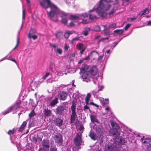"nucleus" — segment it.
I'll list each match as a JSON object with an SVG mask.
<instances>
[{"instance_id":"nucleus-21","label":"nucleus","mask_w":151,"mask_h":151,"mask_svg":"<svg viewBox=\"0 0 151 151\" xmlns=\"http://www.w3.org/2000/svg\"><path fill=\"white\" fill-rule=\"evenodd\" d=\"M100 100L101 102L103 104H106L109 103L108 99H104L102 98H101L100 99Z\"/></svg>"},{"instance_id":"nucleus-6","label":"nucleus","mask_w":151,"mask_h":151,"mask_svg":"<svg viewBox=\"0 0 151 151\" xmlns=\"http://www.w3.org/2000/svg\"><path fill=\"white\" fill-rule=\"evenodd\" d=\"M109 144H106L105 146L104 151H116L119 150V148L115 146V145L113 144H111L110 143Z\"/></svg>"},{"instance_id":"nucleus-14","label":"nucleus","mask_w":151,"mask_h":151,"mask_svg":"<svg viewBox=\"0 0 151 151\" xmlns=\"http://www.w3.org/2000/svg\"><path fill=\"white\" fill-rule=\"evenodd\" d=\"M63 120L59 118H56L54 120V123L57 126L60 127L63 124Z\"/></svg>"},{"instance_id":"nucleus-9","label":"nucleus","mask_w":151,"mask_h":151,"mask_svg":"<svg viewBox=\"0 0 151 151\" xmlns=\"http://www.w3.org/2000/svg\"><path fill=\"white\" fill-rule=\"evenodd\" d=\"M41 149L44 151H48L49 148V141L47 140H44L42 143Z\"/></svg>"},{"instance_id":"nucleus-57","label":"nucleus","mask_w":151,"mask_h":151,"mask_svg":"<svg viewBox=\"0 0 151 151\" xmlns=\"http://www.w3.org/2000/svg\"><path fill=\"white\" fill-rule=\"evenodd\" d=\"M50 151H57V148L56 147H52Z\"/></svg>"},{"instance_id":"nucleus-28","label":"nucleus","mask_w":151,"mask_h":151,"mask_svg":"<svg viewBox=\"0 0 151 151\" xmlns=\"http://www.w3.org/2000/svg\"><path fill=\"white\" fill-rule=\"evenodd\" d=\"M124 31L123 29H117L114 30V33H116L117 35H120L123 33Z\"/></svg>"},{"instance_id":"nucleus-63","label":"nucleus","mask_w":151,"mask_h":151,"mask_svg":"<svg viewBox=\"0 0 151 151\" xmlns=\"http://www.w3.org/2000/svg\"><path fill=\"white\" fill-rule=\"evenodd\" d=\"M105 110H106V111H108V112L109 111H110V108L109 107H106V108H105Z\"/></svg>"},{"instance_id":"nucleus-27","label":"nucleus","mask_w":151,"mask_h":151,"mask_svg":"<svg viewBox=\"0 0 151 151\" xmlns=\"http://www.w3.org/2000/svg\"><path fill=\"white\" fill-rule=\"evenodd\" d=\"M91 96V93H88L87 94V96L85 98V101L86 105H88V102Z\"/></svg>"},{"instance_id":"nucleus-35","label":"nucleus","mask_w":151,"mask_h":151,"mask_svg":"<svg viewBox=\"0 0 151 151\" xmlns=\"http://www.w3.org/2000/svg\"><path fill=\"white\" fill-rule=\"evenodd\" d=\"M90 29L89 28H87L83 32V34L85 36L87 35L88 34V32L90 31Z\"/></svg>"},{"instance_id":"nucleus-42","label":"nucleus","mask_w":151,"mask_h":151,"mask_svg":"<svg viewBox=\"0 0 151 151\" xmlns=\"http://www.w3.org/2000/svg\"><path fill=\"white\" fill-rule=\"evenodd\" d=\"M76 106L74 104L72 105L71 107V109L72 110V112H76L75 109H76Z\"/></svg>"},{"instance_id":"nucleus-41","label":"nucleus","mask_w":151,"mask_h":151,"mask_svg":"<svg viewBox=\"0 0 151 151\" xmlns=\"http://www.w3.org/2000/svg\"><path fill=\"white\" fill-rule=\"evenodd\" d=\"M14 129H12L9 130L8 132V134L11 136V135H12L14 134Z\"/></svg>"},{"instance_id":"nucleus-36","label":"nucleus","mask_w":151,"mask_h":151,"mask_svg":"<svg viewBox=\"0 0 151 151\" xmlns=\"http://www.w3.org/2000/svg\"><path fill=\"white\" fill-rule=\"evenodd\" d=\"M35 113L34 111V110H32L31 112L29 114V116L30 118L34 116L35 115Z\"/></svg>"},{"instance_id":"nucleus-1","label":"nucleus","mask_w":151,"mask_h":151,"mask_svg":"<svg viewBox=\"0 0 151 151\" xmlns=\"http://www.w3.org/2000/svg\"><path fill=\"white\" fill-rule=\"evenodd\" d=\"M41 6L43 8L47 9L50 7V10L48 12L47 11L48 17L51 19L55 18V21H57L58 16L62 18L61 22L66 24L69 18L68 14L59 10L58 8L54 4L52 3L49 0H40Z\"/></svg>"},{"instance_id":"nucleus-47","label":"nucleus","mask_w":151,"mask_h":151,"mask_svg":"<svg viewBox=\"0 0 151 151\" xmlns=\"http://www.w3.org/2000/svg\"><path fill=\"white\" fill-rule=\"evenodd\" d=\"M86 48V47L84 46V47L83 48H82L80 50H81L80 52L81 54H82L83 53Z\"/></svg>"},{"instance_id":"nucleus-45","label":"nucleus","mask_w":151,"mask_h":151,"mask_svg":"<svg viewBox=\"0 0 151 151\" xmlns=\"http://www.w3.org/2000/svg\"><path fill=\"white\" fill-rule=\"evenodd\" d=\"M69 48V46H68V45L66 44H65L64 48V51H67L68 50Z\"/></svg>"},{"instance_id":"nucleus-30","label":"nucleus","mask_w":151,"mask_h":151,"mask_svg":"<svg viewBox=\"0 0 151 151\" xmlns=\"http://www.w3.org/2000/svg\"><path fill=\"white\" fill-rule=\"evenodd\" d=\"M149 12V10L147 9H145L142 12L140 13L141 16L147 14Z\"/></svg>"},{"instance_id":"nucleus-16","label":"nucleus","mask_w":151,"mask_h":151,"mask_svg":"<svg viewBox=\"0 0 151 151\" xmlns=\"http://www.w3.org/2000/svg\"><path fill=\"white\" fill-rule=\"evenodd\" d=\"M88 72L90 74L95 75L97 73V70L95 66H93L90 68L89 71Z\"/></svg>"},{"instance_id":"nucleus-2","label":"nucleus","mask_w":151,"mask_h":151,"mask_svg":"<svg viewBox=\"0 0 151 151\" xmlns=\"http://www.w3.org/2000/svg\"><path fill=\"white\" fill-rule=\"evenodd\" d=\"M88 14L87 13H85L81 14L71 15L70 16V19L77 21V23L78 24L83 23L84 24L88 23L89 22V20L85 19L88 17Z\"/></svg>"},{"instance_id":"nucleus-58","label":"nucleus","mask_w":151,"mask_h":151,"mask_svg":"<svg viewBox=\"0 0 151 151\" xmlns=\"http://www.w3.org/2000/svg\"><path fill=\"white\" fill-rule=\"evenodd\" d=\"M74 24L73 23V22H71L70 23L69 26L70 27H72L74 26Z\"/></svg>"},{"instance_id":"nucleus-37","label":"nucleus","mask_w":151,"mask_h":151,"mask_svg":"<svg viewBox=\"0 0 151 151\" xmlns=\"http://www.w3.org/2000/svg\"><path fill=\"white\" fill-rule=\"evenodd\" d=\"M93 29L95 31H99L100 30V27L99 26H96L94 27Z\"/></svg>"},{"instance_id":"nucleus-48","label":"nucleus","mask_w":151,"mask_h":151,"mask_svg":"<svg viewBox=\"0 0 151 151\" xmlns=\"http://www.w3.org/2000/svg\"><path fill=\"white\" fill-rule=\"evenodd\" d=\"M25 10L24 9H23L22 12V19H23L25 18Z\"/></svg>"},{"instance_id":"nucleus-33","label":"nucleus","mask_w":151,"mask_h":151,"mask_svg":"<svg viewBox=\"0 0 151 151\" xmlns=\"http://www.w3.org/2000/svg\"><path fill=\"white\" fill-rule=\"evenodd\" d=\"M76 47L78 49L80 50L84 47V46H83V44L79 43L77 44Z\"/></svg>"},{"instance_id":"nucleus-38","label":"nucleus","mask_w":151,"mask_h":151,"mask_svg":"<svg viewBox=\"0 0 151 151\" xmlns=\"http://www.w3.org/2000/svg\"><path fill=\"white\" fill-rule=\"evenodd\" d=\"M50 74L51 75L52 77V74H50L49 73H47L45 75L43 76L42 77V78L43 79H45Z\"/></svg>"},{"instance_id":"nucleus-39","label":"nucleus","mask_w":151,"mask_h":151,"mask_svg":"<svg viewBox=\"0 0 151 151\" xmlns=\"http://www.w3.org/2000/svg\"><path fill=\"white\" fill-rule=\"evenodd\" d=\"M36 32V30L32 28L31 29L29 33V34H30V35H33V34H35Z\"/></svg>"},{"instance_id":"nucleus-49","label":"nucleus","mask_w":151,"mask_h":151,"mask_svg":"<svg viewBox=\"0 0 151 151\" xmlns=\"http://www.w3.org/2000/svg\"><path fill=\"white\" fill-rule=\"evenodd\" d=\"M116 24L115 23H113L109 26V28H111L115 27L116 26Z\"/></svg>"},{"instance_id":"nucleus-55","label":"nucleus","mask_w":151,"mask_h":151,"mask_svg":"<svg viewBox=\"0 0 151 151\" xmlns=\"http://www.w3.org/2000/svg\"><path fill=\"white\" fill-rule=\"evenodd\" d=\"M109 57V55H105L104 57V60L106 61Z\"/></svg>"},{"instance_id":"nucleus-20","label":"nucleus","mask_w":151,"mask_h":151,"mask_svg":"<svg viewBox=\"0 0 151 151\" xmlns=\"http://www.w3.org/2000/svg\"><path fill=\"white\" fill-rule=\"evenodd\" d=\"M27 124V122L26 121H24L22 125H21L19 129V132H22L23 131L25 127L26 126Z\"/></svg>"},{"instance_id":"nucleus-29","label":"nucleus","mask_w":151,"mask_h":151,"mask_svg":"<svg viewBox=\"0 0 151 151\" xmlns=\"http://www.w3.org/2000/svg\"><path fill=\"white\" fill-rule=\"evenodd\" d=\"M83 38L82 37L80 36L78 37H77L73 38L72 40V42H73L75 40L82 41L83 40Z\"/></svg>"},{"instance_id":"nucleus-32","label":"nucleus","mask_w":151,"mask_h":151,"mask_svg":"<svg viewBox=\"0 0 151 151\" xmlns=\"http://www.w3.org/2000/svg\"><path fill=\"white\" fill-rule=\"evenodd\" d=\"M28 37L29 38H32L34 40L37 39V36L35 35H30V34H29L28 35Z\"/></svg>"},{"instance_id":"nucleus-15","label":"nucleus","mask_w":151,"mask_h":151,"mask_svg":"<svg viewBox=\"0 0 151 151\" xmlns=\"http://www.w3.org/2000/svg\"><path fill=\"white\" fill-rule=\"evenodd\" d=\"M67 96V92L64 91L60 92L59 95L60 99L63 101L66 99Z\"/></svg>"},{"instance_id":"nucleus-62","label":"nucleus","mask_w":151,"mask_h":151,"mask_svg":"<svg viewBox=\"0 0 151 151\" xmlns=\"http://www.w3.org/2000/svg\"><path fill=\"white\" fill-rule=\"evenodd\" d=\"M119 43V42H114L113 44H114V47L116 46L117 44H118V43Z\"/></svg>"},{"instance_id":"nucleus-17","label":"nucleus","mask_w":151,"mask_h":151,"mask_svg":"<svg viewBox=\"0 0 151 151\" xmlns=\"http://www.w3.org/2000/svg\"><path fill=\"white\" fill-rule=\"evenodd\" d=\"M75 32L73 30L69 31L67 30V31L64 34V36L66 38H68L69 36V35Z\"/></svg>"},{"instance_id":"nucleus-23","label":"nucleus","mask_w":151,"mask_h":151,"mask_svg":"<svg viewBox=\"0 0 151 151\" xmlns=\"http://www.w3.org/2000/svg\"><path fill=\"white\" fill-rule=\"evenodd\" d=\"M58 99L57 97L55 98L54 99L52 100L50 103V105L52 106H54L58 102Z\"/></svg>"},{"instance_id":"nucleus-12","label":"nucleus","mask_w":151,"mask_h":151,"mask_svg":"<svg viewBox=\"0 0 151 151\" xmlns=\"http://www.w3.org/2000/svg\"><path fill=\"white\" fill-rule=\"evenodd\" d=\"M66 108L63 106H58L56 109V113L59 115L63 114L66 110Z\"/></svg>"},{"instance_id":"nucleus-13","label":"nucleus","mask_w":151,"mask_h":151,"mask_svg":"<svg viewBox=\"0 0 151 151\" xmlns=\"http://www.w3.org/2000/svg\"><path fill=\"white\" fill-rule=\"evenodd\" d=\"M97 7L96 8L95 7H94L93 9L89 11V18L91 20H93L96 18V16L93 13V12L95 11V10H96ZM97 12V11H96ZM98 13L97 12H96ZM98 14V13H97Z\"/></svg>"},{"instance_id":"nucleus-5","label":"nucleus","mask_w":151,"mask_h":151,"mask_svg":"<svg viewBox=\"0 0 151 151\" xmlns=\"http://www.w3.org/2000/svg\"><path fill=\"white\" fill-rule=\"evenodd\" d=\"M111 125L112 129H111L109 131L110 134L112 135L118 136L120 135V132L118 130L119 127L118 125L114 122H111Z\"/></svg>"},{"instance_id":"nucleus-26","label":"nucleus","mask_w":151,"mask_h":151,"mask_svg":"<svg viewBox=\"0 0 151 151\" xmlns=\"http://www.w3.org/2000/svg\"><path fill=\"white\" fill-rule=\"evenodd\" d=\"M56 38L61 39L63 37V34L62 32H59L55 34Z\"/></svg>"},{"instance_id":"nucleus-40","label":"nucleus","mask_w":151,"mask_h":151,"mask_svg":"<svg viewBox=\"0 0 151 151\" xmlns=\"http://www.w3.org/2000/svg\"><path fill=\"white\" fill-rule=\"evenodd\" d=\"M109 38V37H107L105 38H101V39H100L98 40V41H97V43H99L101 41H103L105 40H108Z\"/></svg>"},{"instance_id":"nucleus-24","label":"nucleus","mask_w":151,"mask_h":151,"mask_svg":"<svg viewBox=\"0 0 151 151\" xmlns=\"http://www.w3.org/2000/svg\"><path fill=\"white\" fill-rule=\"evenodd\" d=\"M90 118L92 122H93V123L96 122L97 123H99L98 120L95 116L92 115H91Z\"/></svg>"},{"instance_id":"nucleus-52","label":"nucleus","mask_w":151,"mask_h":151,"mask_svg":"<svg viewBox=\"0 0 151 151\" xmlns=\"http://www.w3.org/2000/svg\"><path fill=\"white\" fill-rule=\"evenodd\" d=\"M33 141L34 142H37V139L36 137H34L32 138Z\"/></svg>"},{"instance_id":"nucleus-22","label":"nucleus","mask_w":151,"mask_h":151,"mask_svg":"<svg viewBox=\"0 0 151 151\" xmlns=\"http://www.w3.org/2000/svg\"><path fill=\"white\" fill-rule=\"evenodd\" d=\"M12 111H13L12 106L8 108L6 111L2 112V113L3 114L5 115L6 114Z\"/></svg>"},{"instance_id":"nucleus-7","label":"nucleus","mask_w":151,"mask_h":151,"mask_svg":"<svg viewBox=\"0 0 151 151\" xmlns=\"http://www.w3.org/2000/svg\"><path fill=\"white\" fill-rule=\"evenodd\" d=\"M53 139L55 143L59 145H61L63 143V139L62 135L60 133H58L53 137Z\"/></svg>"},{"instance_id":"nucleus-50","label":"nucleus","mask_w":151,"mask_h":151,"mask_svg":"<svg viewBox=\"0 0 151 151\" xmlns=\"http://www.w3.org/2000/svg\"><path fill=\"white\" fill-rule=\"evenodd\" d=\"M131 24H127L124 27V29L125 30H127L130 26Z\"/></svg>"},{"instance_id":"nucleus-4","label":"nucleus","mask_w":151,"mask_h":151,"mask_svg":"<svg viewBox=\"0 0 151 151\" xmlns=\"http://www.w3.org/2000/svg\"><path fill=\"white\" fill-rule=\"evenodd\" d=\"M81 136V133H78L75 137L73 141L74 144L72 148L73 151H76L79 148V147L82 142Z\"/></svg>"},{"instance_id":"nucleus-64","label":"nucleus","mask_w":151,"mask_h":151,"mask_svg":"<svg viewBox=\"0 0 151 151\" xmlns=\"http://www.w3.org/2000/svg\"><path fill=\"white\" fill-rule=\"evenodd\" d=\"M102 58H103V56H100L99 57L98 59H99V60H101L102 59Z\"/></svg>"},{"instance_id":"nucleus-43","label":"nucleus","mask_w":151,"mask_h":151,"mask_svg":"<svg viewBox=\"0 0 151 151\" xmlns=\"http://www.w3.org/2000/svg\"><path fill=\"white\" fill-rule=\"evenodd\" d=\"M19 43V38L18 37H17V42L16 45L15 47L13 49V50H14V49H15L17 47Z\"/></svg>"},{"instance_id":"nucleus-59","label":"nucleus","mask_w":151,"mask_h":151,"mask_svg":"<svg viewBox=\"0 0 151 151\" xmlns=\"http://www.w3.org/2000/svg\"><path fill=\"white\" fill-rule=\"evenodd\" d=\"M147 25L151 26V21H149L147 22Z\"/></svg>"},{"instance_id":"nucleus-11","label":"nucleus","mask_w":151,"mask_h":151,"mask_svg":"<svg viewBox=\"0 0 151 151\" xmlns=\"http://www.w3.org/2000/svg\"><path fill=\"white\" fill-rule=\"evenodd\" d=\"M114 145H122L124 144L125 141L121 137L116 138L114 139Z\"/></svg>"},{"instance_id":"nucleus-53","label":"nucleus","mask_w":151,"mask_h":151,"mask_svg":"<svg viewBox=\"0 0 151 151\" xmlns=\"http://www.w3.org/2000/svg\"><path fill=\"white\" fill-rule=\"evenodd\" d=\"M6 57H7V56H6V57L2 58L0 60V62L4 60L5 59H8V58H10L11 57V56H10L8 58H6Z\"/></svg>"},{"instance_id":"nucleus-60","label":"nucleus","mask_w":151,"mask_h":151,"mask_svg":"<svg viewBox=\"0 0 151 151\" xmlns=\"http://www.w3.org/2000/svg\"><path fill=\"white\" fill-rule=\"evenodd\" d=\"M8 59L16 63V64H17V62L15 60L11 58H8Z\"/></svg>"},{"instance_id":"nucleus-54","label":"nucleus","mask_w":151,"mask_h":151,"mask_svg":"<svg viewBox=\"0 0 151 151\" xmlns=\"http://www.w3.org/2000/svg\"><path fill=\"white\" fill-rule=\"evenodd\" d=\"M99 89L98 90V92L99 91H102V90L104 88V86H101V87H99Z\"/></svg>"},{"instance_id":"nucleus-25","label":"nucleus","mask_w":151,"mask_h":151,"mask_svg":"<svg viewBox=\"0 0 151 151\" xmlns=\"http://www.w3.org/2000/svg\"><path fill=\"white\" fill-rule=\"evenodd\" d=\"M76 117V112H72V114L70 118V120L72 122H74Z\"/></svg>"},{"instance_id":"nucleus-31","label":"nucleus","mask_w":151,"mask_h":151,"mask_svg":"<svg viewBox=\"0 0 151 151\" xmlns=\"http://www.w3.org/2000/svg\"><path fill=\"white\" fill-rule=\"evenodd\" d=\"M96 132L99 134H100L102 132V129L101 128L99 127H96Z\"/></svg>"},{"instance_id":"nucleus-34","label":"nucleus","mask_w":151,"mask_h":151,"mask_svg":"<svg viewBox=\"0 0 151 151\" xmlns=\"http://www.w3.org/2000/svg\"><path fill=\"white\" fill-rule=\"evenodd\" d=\"M50 68L51 71H53V70L55 68V64L54 63H50Z\"/></svg>"},{"instance_id":"nucleus-46","label":"nucleus","mask_w":151,"mask_h":151,"mask_svg":"<svg viewBox=\"0 0 151 151\" xmlns=\"http://www.w3.org/2000/svg\"><path fill=\"white\" fill-rule=\"evenodd\" d=\"M15 107L17 109H18L19 107L20 103H17L14 104Z\"/></svg>"},{"instance_id":"nucleus-51","label":"nucleus","mask_w":151,"mask_h":151,"mask_svg":"<svg viewBox=\"0 0 151 151\" xmlns=\"http://www.w3.org/2000/svg\"><path fill=\"white\" fill-rule=\"evenodd\" d=\"M90 104L91 105H93V106H96V107H99V106H98V105H97L96 104L94 103L93 102H91L90 103Z\"/></svg>"},{"instance_id":"nucleus-61","label":"nucleus","mask_w":151,"mask_h":151,"mask_svg":"<svg viewBox=\"0 0 151 151\" xmlns=\"http://www.w3.org/2000/svg\"><path fill=\"white\" fill-rule=\"evenodd\" d=\"M13 111H15L17 109L15 107L14 105L12 106Z\"/></svg>"},{"instance_id":"nucleus-19","label":"nucleus","mask_w":151,"mask_h":151,"mask_svg":"<svg viewBox=\"0 0 151 151\" xmlns=\"http://www.w3.org/2000/svg\"><path fill=\"white\" fill-rule=\"evenodd\" d=\"M45 115L46 116H49L52 114V111L50 110L45 109L44 111Z\"/></svg>"},{"instance_id":"nucleus-44","label":"nucleus","mask_w":151,"mask_h":151,"mask_svg":"<svg viewBox=\"0 0 151 151\" xmlns=\"http://www.w3.org/2000/svg\"><path fill=\"white\" fill-rule=\"evenodd\" d=\"M87 105L84 106L83 107V110L86 112L88 110L90 111V110L89 109L88 107L87 106Z\"/></svg>"},{"instance_id":"nucleus-10","label":"nucleus","mask_w":151,"mask_h":151,"mask_svg":"<svg viewBox=\"0 0 151 151\" xmlns=\"http://www.w3.org/2000/svg\"><path fill=\"white\" fill-rule=\"evenodd\" d=\"M51 46L54 49V52L57 55H61L63 52L62 50L58 47V45L55 44H53Z\"/></svg>"},{"instance_id":"nucleus-18","label":"nucleus","mask_w":151,"mask_h":151,"mask_svg":"<svg viewBox=\"0 0 151 151\" xmlns=\"http://www.w3.org/2000/svg\"><path fill=\"white\" fill-rule=\"evenodd\" d=\"M89 136L92 139L94 140H96L98 138L96 134L91 131Z\"/></svg>"},{"instance_id":"nucleus-56","label":"nucleus","mask_w":151,"mask_h":151,"mask_svg":"<svg viewBox=\"0 0 151 151\" xmlns=\"http://www.w3.org/2000/svg\"><path fill=\"white\" fill-rule=\"evenodd\" d=\"M27 1L28 6L29 7L30 6V0H26Z\"/></svg>"},{"instance_id":"nucleus-8","label":"nucleus","mask_w":151,"mask_h":151,"mask_svg":"<svg viewBox=\"0 0 151 151\" xmlns=\"http://www.w3.org/2000/svg\"><path fill=\"white\" fill-rule=\"evenodd\" d=\"M141 139L142 140V143L147 147L148 150L151 151V139L149 138H146L143 139L142 138Z\"/></svg>"},{"instance_id":"nucleus-3","label":"nucleus","mask_w":151,"mask_h":151,"mask_svg":"<svg viewBox=\"0 0 151 151\" xmlns=\"http://www.w3.org/2000/svg\"><path fill=\"white\" fill-rule=\"evenodd\" d=\"M87 65H84L80 69V73H83L82 77L83 81L86 82H88L91 81L92 78L91 74L88 71H86V69L87 68Z\"/></svg>"}]
</instances>
